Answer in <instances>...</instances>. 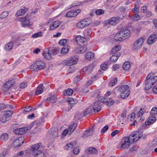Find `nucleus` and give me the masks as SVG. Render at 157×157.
Segmentation results:
<instances>
[{
  "instance_id": "f257e3e1",
  "label": "nucleus",
  "mask_w": 157,
  "mask_h": 157,
  "mask_svg": "<svg viewBox=\"0 0 157 157\" xmlns=\"http://www.w3.org/2000/svg\"><path fill=\"white\" fill-rule=\"evenodd\" d=\"M154 73L151 72L149 74L146 78V80L147 81L145 85V89L148 90L150 89L157 81V76L154 77L150 79L151 77L155 75Z\"/></svg>"
},
{
  "instance_id": "f03ea898",
  "label": "nucleus",
  "mask_w": 157,
  "mask_h": 157,
  "mask_svg": "<svg viewBox=\"0 0 157 157\" xmlns=\"http://www.w3.org/2000/svg\"><path fill=\"white\" fill-rule=\"evenodd\" d=\"M40 144L37 143L33 145L31 147L30 151L35 157H44L42 152L39 150Z\"/></svg>"
},
{
  "instance_id": "7ed1b4c3",
  "label": "nucleus",
  "mask_w": 157,
  "mask_h": 157,
  "mask_svg": "<svg viewBox=\"0 0 157 157\" xmlns=\"http://www.w3.org/2000/svg\"><path fill=\"white\" fill-rule=\"evenodd\" d=\"M119 91L121 93V97L123 99L127 98L129 95L130 92L129 87L128 85L121 86L118 88Z\"/></svg>"
},
{
  "instance_id": "20e7f679",
  "label": "nucleus",
  "mask_w": 157,
  "mask_h": 157,
  "mask_svg": "<svg viewBox=\"0 0 157 157\" xmlns=\"http://www.w3.org/2000/svg\"><path fill=\"white\" fill-rule=\"evenodd\" d=\"M133 143L132 139L130 138L129 136L124 137L120 142V148L123 149H127L130 146V143Z\"/></svg>"
},
{
  "instance_id": "39448f33",
  "label": "nucleus",
  "mask_w": 157,
  "mask_h": 157,
  "mask_svg": "<svg viewBox=\"0 0 157 157\" xmlns=\"http://www.w3.org/2000/svg\"><path fill=\"white\" fill-rule=\"evenodd\" d=\"M45 67V63L41 60L38 59L30 66V68L33 71H35L43 69Z\"/></svg>"
},
{
  "instance_id": "423d86ee",
  "label": "nucleus",
  "mask_w": 157,
  "mask_h": 157,
  "mask_svg": "<svg viewBox=\"0 0 157 157\" xmlns=\"http://www.w3.org/2000/svg\"><path fill=\"white\" fill-rule=\"evenodd\" d=\"M91 22L90 19L86 18L79 21L77 24V26L79 29H82L88 26Z\"/></svg>"
},
{
  "instance_id": "0eeeda50",
  "label": "nucleus",
  "mask_w": 157,
  "mask_h": 157,
  "mask_svg": "<svg viewBox=\"0 0 157 157\" xmlns=\"http://www.w3.org/2000/svg\"><path fill=\"white\" fill-rule=\"evenodd\" d=\"M143 134L142 132L139 131H136L134 132L132 134L129 135L130 138L132 139V143H134L142 137Z\"/></svg>"
},
{
  "instance_id": "6e6552de",
  "label": "nucleus",
  "mask_w": 157,
  "mask_h": 157,
  "mask_svg": "<svg viewBox=\"0 0 157 157\" xmlns=\"http://www.w3.org/2000/svg\"><path fill=\"white\" fill-rule=\"evenodd\" d=\"M144 40V39L142 37H140L136 40L132 45L133 49L135 50L139 49L143 45Z\"/></svg>"
},
{
  "instance_id": "1a4fd4ad",
  "label": "nucleus",
  "mask_w": 157,
  "mask_h": 157,
  "mask_svg": "<svg viewBox=\"0 0 157 157\" xmlns=\"http://www.w3.org/2000/svg\"><path fill=\"white\" fill-rule=\"evenodd\" d=\"M78 60L77 56L71 57L69 59L64 60L63 63L67 66H70L76 64Z\"/></svg>"
},
{
  "instance_id": "9d476101",
  "label": "nucleus",
  "mask_w": 157,
  "mask_h": 157,
  "mask_svg": "<svg viewBox=\"0 0 157 157\" xmlns=\"http://www.w3.org/2000/svg\"><path fill=\"white\" fill-rule=\"evenodd\" d=\"M76 127V125L74 124L70 126L69 128L65 129L63 132L62 136L65 137L67 134L70 135L75 130Z\"/></svg>"
},
{
  "instance_id": "9b49d317",
  "label": "nucleus",
  "mask_w": 157,
  "mask_h": 157,
  "mask_svg": "<svg viewBox=\"0 0 157 157\" xmlns=\"http://www.w3.org/2000/svg\"><path fill=\"white\" fill-rule=\"evenodd\" d=\"M10 80V90L12 92H14V90H15L14 88H13V87L12 86L14 85V86H15V84L17 83L19 81V79L18 78V76L16 75H13Z\"/></svg>"
},
{
  "instance_id": "f8f14e48",
  "label": "nucleus",
  "mask_w": 157,
  "mask_h": 157,
  "mask_svg": "<svg viewBox=\"0 0 157 157\" xmlns=\"http://www.w3.org/2000/svg\"><path fill=\"white\" fill-rule=\"evenodd\" d=\"M29 130L27 127L17 128L14 130L13 132L16 134L22 135L26 133Z\"/></svg>"
},
{
  "instance_id": "ddd939ff",
  "label": "nucleus",
  "mask_w": 157,
  "mask_h": 157,
  "mask_svg": "<svg viewBox=\"0 0 157 157\" xmlns=\"http://www.w3.org/2000/svg\"><path fill=\"white\" fill-rule=\"evenodd\" d=\"M24 138L20 137L16 139L13 142V145L14 147H17L21 146L24 143Z\"/></svg>"
},
{
  "instance_id": "4468645a",
  "label": "nucleus",
  "mask_w": 157,
  "mask_h": 157,
  "mask_svg": "<svg viewBox=\"0 0 157 157\" xmlns=\"http://www.w3.org/2000/svg\"><path fill=\"white\" fill-rule=\"evenodd\" d=\"M81 11L79 10H77L75 11H70L67 13L66 15L67 17H74L76 16Z\"/></svg>"
},
{
  "instance_id": "2eb2a0df",
  "label": "nucleus",
  "mask_w": 157,
  "mask_h": 157,
  "mask_svg": "<svg viewBox=\"0 0 157 157\" xmlns=\"http://www.w3.org/2000/svg\"><path fill=\"white\" fill-rule=\"evenodd\" d=\"M100 104L99 101H96L94 103L92 108L94 112L97 113L101 110V106Z\"/></svg>"
},
{
  "instance_id": "dca6fc26",
  "label": "nucleus",
  "mask_w": 157,
  "mask_h": 157,
  "mask_svg": "<svg viewBox=\"0 0 157 157\" xmlns=\"http://www.w3.org/2000/svg\"><path fill=\"white\" fill-rule=\"evenodd\" d=\"M29 10V8L25 7H23L21 9L18 10L16 14V16L18 17L24 15Z\"/></svg>"
},
{
  "instance_id": "f3484780",
  "label": "nucleus",
  "mask_w": 157,
  "mask_h": 157,
  "mask_svg": "<svg viewBox=\"0 0 157 157\" xmlns=\"http://www.w3.org/2000/svg\"><path fill=\"white\" fill-rule=\"evenodd\" d=\"M94 132V126H93L90 129L86 131L82 136V137L84 138H86L88 136H91Z\"/></svg>"
},
{
  "instance_id": "a211bd4d",
  "label": "nucleus",
  "mask_w": 157,
  "mask_h": 157,
  "mask_svg": "<svg viewBox=\"0 0 157 157\" xmlns=\"http://www.w3.org/2000/svg\"><path fill=\"white\" fill-rule=\"evenodd\" d=\"M43 55L45 59L48 60H50L52 58V55L49 53V51L48 49H46L44 51Z\"/></svg>"
},
{
  "instance_id": "6ab92c4d",
  "label": "nucleus",
  "mask_w": 157,
  "mask_h": 157,
  "mask_svg": "<svg viewBox=\"0 0 157 157\" xmlns=\"http://www.w3.org/2000/svg\"><path fill=\"white\" fill-rule=\"evenodd\" d=\"M56 95L55 94H52L49 98L45 99L44 101L51 103H54L56 101Z\"/></svg>"
},
{
  "instance_id": "aec40b11",
  "label": "nucleus",
  "mask_w": 157,
  "mask_h": 157,
  "mask_svg": "<svg viewBox=\"0 0 157 157\" xmlns=\"http://www.w3.org/2000/svg\"><path fill=\"white\" fill-rule=\"evenodd\" d=\"M61 22L59 21H54L52 24L50 25L49 29L52 30L57 28L60 24Z\"/></svg>"
},
{
  "instance_id": "412c9836",
  "label": "nucleus",
  "mask_w": 157,
  "mask_h": 157,
  "mask_svg": "<svg viewBox=\"0 0 157 157\" xmlns=\"http://www.w3.org/2000/svg\"><path fill=\"white\" fill-rule=\"evenodd\" d=\"M118 18L117 17H113L108 20L107 21V22L108 24L115 25L118 23Z\"/></svg>"
},
{
  "instance_id": "4be33fe9",
  "label": "nucleus",
  "mask_w": 157,
  "mask_h": 157,
  "mask_svg": "<svg viewBox=\"0 0 157 157\" xmlns=\"http://www.w3.org/2000/svg\"><path fill=\"white\" fill-rule=\"evenodd\" d=\"M120 32L121 33V34L123 35L124 39L128 38L129 36V31L127 29H122V31Z\"/></svg>"
},
{
  "instance_id": "5701e85b",
  "label": "nucleus",
  "mask_w": 157,
  "mask_h": 157,
  "mask_svg": "<svg viewBox=\"0 0 157 157\" xmlns=\"http://www.w3.org/2000/svg\"><path fill=\"white\" fill-rule=\"evenodd\" d=\"M156 40V35L154 34L151 35L147 40L149 44H151L154 42Z\"/></svg>"
},
{
  "instance_id": "b1692460",
  "label": "nucleus",
  "mask_w": 157,
  "mask_h": 157,
  "mask_svg": "<svg viewBox=\"0 0 157 157\" xmlns=\"http://www.w3.org/2000/svg\"><path fill=\"white\" fill-rule=\"evenodd\" d=\"M44 86L43 84H40L37 86L35 94L37 95L41 94L43 91Z\"/></svg>"
},
{
  "instance_id": "393cba45",
  "label": "nucleus",
  "mask_w": 157,
  "mask_h": 157,
  "mask_svg": "<svg viewBox=\"0 0 157 157\" xmlns=\"http://www.w3.org/2000/svg\"><path fill=\"white\" fill-rule=\"evenodd\" d=\"M156 121V118L153 116L150 117L148 118L145 122V124L146 125H149L151 123L154 122Z\"/></svg>"
},
{
  "instance_id": "a878e982",
  "label": "nucleus",
  "mask_w": 157,
  "mask_h": 157,
  "mask_svg": "<svg viewBox=\"0 0 157 157\" xmlns=\"http://www.w3.org/2000/svg\"><path fill=\"white\" fill-rule=\"evenodd\" d=\"M114 40L116 41H121L124 39L123 35L121 34L120 31L119 33L116 34L114 36Z\"/></svg>"
},
{
  "instance_id": "bb28decb",
  "label": "nucleus",
  "mask_w": 157,
  "mask_h": 157,
  "mask_svg": "<svg viewBox=\"0 0 157 157\" xmlns=\"http://www.w3.org/2000/svg\"><path fill=\"white\" fill-rule=\"evenodd\" d=\"M120 56V54L119 53H117L115 55H113L110 59V62L111 63H115L117 60Z\"/></svg>"
},
{
  "instance_id": "cd10ccee",
  "label": "nucleus",
  "mask_w": 157,
  "mask_h": 157,
  "mask_svg": "<svg viewBox=\"0 0 157 157\" xmlns=\"http://www.w3.org/2000/svg\"><path fill=\"white\" fill-rule=\"evenodd\" d=\"M10 89V81L6 82L3 85L2 90L4 92H6Z\"/></svg>"
},
{
  "instance_id": "c85d7f7f",
  "label": "nucleus",
  "mask_w": 157,
  "mask_h": 157,
  "mask_svg": "<svg viewBox=\"0 0 157 157\" xmlns=\"http://www.w3.org/2000/svg\"><path fill=\"white\" fill-rule=\"evenodd\" d=\"M94 56V52H87L85 56L86 58L89 60L92 59Z\"/></svg>"
},
{
  "instance_id": "c756f323",
  "label": "nucleus",
  "mask_w": 157,
  "mask_h": 157,
  "mask_svg": "<svg viewBox=\"0 0 157 157\" xmlns=\"http://www.w3.org/2000/svg\"><path fill=\"white\" fill-rule=\"evenodd\" d=\"M86 152L87 154H95L97 152V150L94 147H89L86 150Z\"/></svg>"
},
{
  "instance_id": "7c9ffc66",
  "label": "nucleus",
  "mask_w": 157,
  "mask_h": 157,
  "mask_svg": "<svg viewBox=\"0 0 157 157\" xmlns=\"http://www.w3.org/2000/svg\"><path fill=\"white\" fill-rule=\"evenodd\" d=\"M75 40L78 44L79 43H83L84 41V39L81 36L77 35L75 37Z\"/></svg>"
},
{
  "instance_id": "2f4dec72",
  "label": "nucleus",
  "mask_w": 157,
  "mask_h": 157,
  "mask_svg": "<svg viewBox=\"0 0 157 157\" xmlns=\"http://www.w3.org/2000/svg\"><path fill=\"white\" fill-rule=\"evenodd\" d=\"M121 49V47L120 45L115 46L111 50V54H115Z\"/></svg>"
},
{
  "instance_id": "473e14b6",
  "label": "nucleus",
  "mask_w": 157,
  "mask_h": 157,
  "mask_svg": "<svg viewBox=\"0 0 157 157\" xmlns=\"http://www.w3.org/2000/svg\"><path fill=\"white\" fill-rule=\"evenodd\" d=\"M76 144V142L75 141L73 143H70L67 144L65 146V148L67 150H70L74 146H75Z\"/></svg>"
},
{
  "instance_id": "72a5a7b5",
  "label": "nucleus",
  "mask_w": 157,
  "mask_h": 157,
  "mask_svg": "<svg viewBox=\"0 0 157 157\" xmlns=\"http://www.w3.org/2000/svg\"><path fill=\"white\" fill-rule=\"evenodd\" d=\"M93 109L92 106H90L89 107L87 108L84 111L83 113V117L86 116V115H88L90 113H91L93 111Z\"/></svg>"
},
{
  "instance_id": "f704fd0d",
  "label": "nucleus",
  "mask_w": 157,
  "mask_h": 157,
  "mask_svg": "<svg viewBox=\"0 0 157 157\" xmlns=\"http://www.w3.org/2000/svg\"><path fill=\"white\" fill-rule=\"evenodd\" d=\"M130 64L128 62H125L122 66L123 70L125 71H128L130 68Z\"/></svg>"
},
{
  "instance_id": "c9c22d12",
  "label": "nucleus",
  "mask_w": 157,
  "mask_h": 157,
  "mask_svg": "<svg viewBox=\"0 0 157 157\" xmlns=\"http://www.w3.org/2000/svg\"><path fill=\"white\" fill-rule=\"evenodd\" d=\"M63 94L66 96H70L73 93V90L72 89H68L67 90L63 91Z\"/></svg>"
},
{
  "instance_id": "e433bc0d",
  "label": "nucleus",
  "mask_w": 157,
  "mask_h": 157,
  "mask_svg": "<svg viewBox=\"0 0 157 157\" xmlns=\"http://www.w3.org/2000/svg\"><path fill=\"white\" fill-rule=\"evenodd\" d=\"M117 78L112 79L109 83V85L110 87H112L114 86L117 82Z\"/></svg>"
},
{
  "instance_id": "4c0bfd02",
  "label": "nucleus",
  "mask_w": 157,
  "mask_h": 157,
  "mask_svg": "<svg viewBox=\"0 0 157 157\" xmlns=\"http://www.w3.org/2000/svg\"><path fill=\"white\" fill-rule=\"evenodd\" d=\"M67 100L70 104L71 105L75 104L77 103V100L72 98H68Z\"/></svg>"
},
{
  "instance_id": "58836bf2",
  "label": "nucleus",
  "mask_w": 157,
  "mask_h": 157,
  "mask_svg": "<svg viewBox=\"0 0 157 157\" xmlns=\"http://www.w3.org/2000/svg\"><path fill=\"white\" fill-rule=\"evenodd\" d=\"M42 35V32H39L33 34L32 35V37L33 38H36L41 37Z\"/></svg>"
},
{
  "instance_id": "ea45409f",
  "label": "nucleus",
  "mask_w": 157,
  "mask_h": 157,
  "mask_svg": "<svg viewBox=\"0 0 157 157\" xmlns=\"http://www.w3.org/2000/svg\"><path fill=\"white\" fill-rule=\"evenodd\" d=\"M9 136L6 133H3L0 136V139L3 141H6L8 139Z\"/></svg>"
},
{
  "instance_id": "a19ab883",
  "label": "nucleus",
  "mask_w": 157,
  "mask_h": 157,
  "mask_svg": "<svg viewBox=\"0 0 157 157\" xmlns=\"http://www.w3.org/2000/svg\"><path fill=\"white\" fill-rule=\"evenodd\" d=\"M88 68V73H90L94 68L95 65L94 63H92L87 66Z\"/></svg>"
},
{
  "instance_id": "79ce46f5",
  "label": "nucleus",
  "mask_w": 157,
  "mask_h": 157,
  "mask_svg": "<svg viewBox=\"0 0 157 157\" xmlns=\"http://www.w3.org/2000/svg\"><path fill=\"white\" fill-rule=\"evenodd\" d=\"M18 38L15 37H12V41L10 42V49H11L13 46V44L16 43L17 41Z\"/></svg>"
},
{
  "instance_id": "37998d69",
  "label": "nucleus",
  "mask_w": 157,
  "mask_h": 157,
  "mask_svg": "<svg viewBox=\"0 0 157 157\" xmlns=\"http://www.w3.org/2000/svg\"><path fill=\"white\" fill-rule=\"evenodd\" d=\"M114 102V100L109 99L108 100V99L107 100L105 101V103H106V105L109 106H110L112 105Z\"/></svg>"
},
{
  "instance_id": "c03bdc74",
  "label": "nucleus",
  "mask_w": 157,
  "mask_h": 157,
  "mask_svg": "<svg viewBox=\"0 0 157 157\" xmlns=\"http://www.w3.org/2000/svg\"><path fill=\"white\" fill-rule=\"evenodd\" d=\"M145 112V111L144 108L143 109L142 108H140V110L137 114L138 117H141Z\"/></svg>"
},
{
  "instance_id": "a18cd8bd",
  "label": "nucleus",
  "mask_w": 157,
  "mask_h": 157,
  "mask_svg": "<svg viewBox=\"0 0 157 157\" xmlns=\"http://www.w3.org/2000/svg\"><path fill=\"white\" fill-rule=\"evenodd\" d=\"M92 33L91 29H88L84 31V33L86 36H89Z\"/></svg>"
},
{
  "instance_id": "49530a36",
  "label": "nucleus",
  "mask_w": 157,
  "mask_h": 157,
  "mask_svg": "<svg viewBox=\"0 0 157 157\" xmlns=\"http://www.w3.org/2000/svg\"><path fill=\"white\" fill-rule=\"evenodd\" d=\"M68 48H67L66 46H64L61 51V53L62 55L68 52Z\"/></svg>"
},
{
  "instance_id": "de8ad7c7",
  "label": "nucleus",
  "mask_w": 157,
  "mask_h": 157,
  "mask_svg": "<svg viewBox=\"0 0 157 157\" xmlns=\"http://www.w3.org/2000/svg\"><path fill=\"white\" fill-rule=\"evenodd\" d=\"M29 21L28 18H27L23 23H21V25L22 27H25L26 26L29 25Z\"/></svg>"
},
{
  "instance_id": "09e8293b",
  "label": "nucleus",
  "mask_w": 157,
  "mask_h": 157,
  "mask_svg": "<svg viewBox=\"0 0 157 157\" xmlns=\"http://www.w3.org/2000/svg\"><path fill=\"white\" fill-rule=\"evenodd\" d=\"M157 114V107L153 108L151 111V114L152 116Z\"/></svg>"
},
{
  "instance_id": "8fccbe9b",
  "label": "nucleus",
  "mask_w": 157,
  "mask_h": 157,
  "mask_svg": "<svg viewBox=\"0 0 157 157\" xmlns=\"http://www.w3.org/2000/svg\"><path fill=\"white\" fill-rule=\"evenodd\" d=\"M108 65L107 63L101 64L100 66L101 68L104 71H105L108 68Z\"/></svg>"
},
{
  "instance_id": "3c124183",
  "label": "nucleus",
  "mask_w": 157,
  "mask_h": 157,
  "mask_svg": "<svg viewBox=\"0 0 157 157\" xmlns=\"http://www.w3.org/2000/svg\"><path fill=\"white\" fill-rule=\"evenodd\" d=\"M58 50L55 48H52L51 51L52 55H54L57 54L58 53Z\"/></svg>"
},
{
  "instance_id": "603ef678",
  "label": "nucleus",
  "mask_w": 157,
  "mask_h": 157,
  "mask_svg": "<svg viewBox=\"0 0 157 157\" xmlns=\"http://www.w3.org/2000/svg\"><path fill=\"white\" fill-rule=\"evenodd\" d=\"M9 14V12L7 11L3 12L0 16V18L3 19L6 17Z\"/></svg>"
},
{
  "instance_id": "864d4df0",
  "label": "nucleus",
  "mask_w": 157,
  "mask_h": 157,
  "mask_svg": "<svg viewBox=\"0 0 157 157\" xmlns=\"http://www.w3.org/2000/svg\"><path fill=\"white\" fill-rule=\"evenodd\" d=\"M95 13L97 15H100L101 14H103L104 13V11L102 9H99L95 11Z\"/></svg>"
},
{
  "instance_id": "5fc2aeb1",
  "label": "nucleus",
  "mask_w": 157,
  "mask_h": 157,
  "mask_svg": "<svg viewBox=\"0 0 157 157\" xmlns=\"http://www.w3.org/2000/svg\"><path fill=\"white\" fill-rule=\"evenodd\" d=\"M82 77L80 75L77 76L76 77L74 78V82L75 83L78 82L81 79H82Z\"/></svg>"
},
{
  "instance_id": "6e6d98bb",
  "label": "nucleus",
  "mask_w": 157,
  "mask_h": 157,
  "mask_svg": "<svg viewBox=\"0 0 157 157\" xmlns=\"http://www.w3.org/2000/svg\"><path fill=\"white\" fill-rule=\"evenodd\" d=\"M29 17V15L27 14L25 17L19 18V21L21 23H23L27 18H28Z\"/></svg>"
},
{
  "instance_id": "4d7b16f0",
  "label": "nucleus",
  "mask_w": 157,
  "mask_h": 157,
  "mask_svg": "<svg viewBox=\"0 0 157 157\" xmlns=\"http://www.w3.org/2000/svg\"><path fill=\"white\" fill-rule=\"evenodd\" d=\"M32 125L34 126H35V128H36L40 126V122L38 121H35L32 123Z\"/></svg>"
},
{
  "instance_id": "13d9d810",
  "label": "nucleus",
  "mask_w": 157,
  "mask_h": 157,
  "mask_svg": "<svg viewBox=\"0 0 157 157\" xmlns=\"http://www.w3.org/2000/svg\"><path fill=\"white\" fill-rule=\"evenodd\" d=\"M140 16L138 14H135L133 16V19L134 21H138L140 19Z\"/></svg>"
},
{
  "instance_id": "bf43d9fd",
  "label": "nucleus",
  "mask_w": 157,
  "mask_h": 157,
  "mask_svg": "<svg viewBox=\"0 0 157 157\" xmlns=\"http://www.w3.org/2000/svg\"><path fill=\"white\" fill-rule=\"evenodd\" d=\"M139 4L137 5V3L135 5V7L133 9L132 11H133L134 13H136L139 10Z\"/></svg>"
},
{
  "instance_id": "052dcab7",
  "label": "nucleus",
  "mask_w": 157,
  "mask_h": 157,
  "mask_svg": "<svg viewBox=\"0 0 157 157\" xmlns=\"http://www.w3.org/2000/svg\"><path fill=\"white\" fill-rule=\"evenodd\" d=\"M80 46V47L81 50V53H83L86 52L87 50V48L86 46Z\"/></svg>"
},
{
  "instance_id": "680f3d73",
  "label": "nucleus",
  "mask_w": 157,
  "mask_h": 157,
  "mask_svg": "<svg viewBox=\"0 0 157 157\" xmlns=\"http://www.w3.org/2000/svg\"><path fill=\"white\" fill-rule=\"evenodd\" d=\"M4 116L6 119L9 118L10 117V111L9 110L6 111L4 114Z\"/></svg>"
},
{
  "instance_id": "e2e57ef3",
  "label": "nucleus",
  "mask_w": 157,
  "mask_h": 157,
  "mask_svg": "<svg viewBox=\"0 0 157 157\" xmlns=\"http://www.w3.org/2000/svg\"><path fill=\"white\" fill-rule=\"evenodd\" d=\"M136 114L134 113H132L128 116V118H130L131 121L133 120L135 117Z\"/></svg>"
},
{
  "instance_id": "0e129e2a",
  "label": "nucleus",
  "mask_w": 157,
  "mask_h": 157,
  "mask_svg": "<svg viewBox=\"0 0 157 157\" xmlns=\"http://www.w3.org/2000/svg\"><path fill=\"white\" fill-rule=\"evenodd\" d=\"M67 40L65 39H63L60 40L59 42V44L61 45H63L67 42Z\"/></svg>"
},
{
  "instance_id": "69168bd1",
  "label": "nucleus",
  "mask_w": 157,
  "mask_h": 157,
  "mask_svg": "<svg viewBox=\"0 0 157 157\" xmlns=\"http://www.w3.org/2000/svg\"><path fill=\"white\" fill-rule=\"evenodd\" d=\"M27 86L26 83L22 82L20 85V88L21 89H23L25 88Z\"/></svg>"
},
{
  "instance_id": "338daca9",
  "label": "nucleus",
  "mask_w": 157,
  "mask_h": 157,
  "mask_svg": "<svg viewBox=\"0 0 157 157\" xmlns=\"http://www.w3.org/2000/svg\"><path fill=\"white\" fill-rule=\"evenodd\" d=\"M108 129V127L107 125L105 126L101 129V132L102 133H104L107 131Z\"/></svg>"
},
{
  "instance_id": "774afa93",
  "label": "nucleus",
  "mask_w": 157,
  "mask_h": 157,
  "mask_svg": "<svg viewBox=\"0 0 157 157\" xmlns=\"http://www.w3.org/2000/svg\"><path fill=\"white\" fill-rule=\"evenodd\" d=\"M7 106V104H5L0 103V110L6 108Z\"/></svg>"
}]
</instances>
